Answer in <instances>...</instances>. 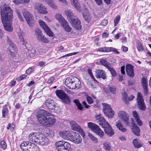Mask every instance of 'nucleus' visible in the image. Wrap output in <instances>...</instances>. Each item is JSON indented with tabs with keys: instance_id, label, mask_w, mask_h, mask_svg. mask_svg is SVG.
Here are the masks:
<instances>
[{
	"instance_id": "nucleus-28",
	"label": "nucleus",
	"mask_w": 151,
	"mask_h": 151,
	"mask_svg": "<svg viewBox=\"0 0 151 151\" xmlns=\"http://www.w3.org/2000/svg\"><path fill=\"white\" fill-rule=\"evenodd\" d=\"M116 126L119 130L123 132H124L126 131V129L124 127L123 124L119 120L116 122Z\"/></svg>"
},
{
	"instance_id": "nucleus-5",
	"label": "nucleus",
	"mask_w": 151,
	"mask_h": 151,
	"mask_svg": "<svg viewBox=\"0 0 151 151\" xmlns=\"http://www.w3.org/2000/svg\"><path fill=\"white\" fill-rule=\"evenodd\" d=\"M55 147L58 151H70L71 145L65 141H60L55 143Z\"/></svg>"
},
{
	"instance_id": "nucleus-40",
	"label": "nucleus",
	"mask_w": 151,
	"mask_h": 151,
	"mask_svg": "<svg viewBox=\"0 0 151 151\" xmlns=\"http://www.w3.org/2000/svg\"><path fill=\"white\" fill-rule=\"evenodd\" d=\"M38 39L42 42L45 43H47L49 41L43 35H42L39 38H38Z\"/></svg>"
},
{
	"instance_id": "nucleus-6",
	"label": "nucleus",
	"mask_w": 151,
	"mask_h": 151,
	"mask_svg": "<svg viewBox=\"0 0 151 151\" xmlns=\"http://www.w3.org/2000/svg\"><path fill=\"white\" fill-rule=\"evenodd\" d=\"M23 15L29 26L31 27H33L35 20L33 15L27 11L24 12Z\"/></svg>"
},
{
	"instance_id": "nucleus-4",
	"label": "nucleus",
	"mask_w": 151,
	"mask_h": 151,
	"mask_svg": "<svg viewBox=\"0 0 151 151\" xmlns=\"http://www.w3.org/2000/svg\"><path fill=\"white\" fill-rule=\"evenodd\" d=\"M65 14L69 17V21L72 26L78 30H80L81 29V22L80 20L77 17H74L73 18V14L71 13L69 10H66L65 11Z\"/></svg>"
},
{
	"instance_id": "nucleus-61",
	"label": "nucleus",
	"mask_w": 151,
	"mask_h": 151,
	"mask_svg": "<svg viewBox=\"0 0 151 151\" xmlns=\"http://www.w3.org/2000/svg\"><path fill=\"white\" fill-rule=\"evenodd\" d=\"M55 79L54 77H50L48 80L47 82L48 83L50 84L52 83Z\"/></svg>"
},
{
	"instance_id": "nucleus-50",
	"label": "nucleus",
	"mask_w": 151,
	"mask_h": 151,
	"mask_svg": "<svg viewBox=\"0 0 151 151\" xmlns=\"http://www.w3.org/2000/svg\"><path fill=\"white\" fill-rule=\"evenodd\" d=\"M137 47L138 51L139 52H142L143 50L142 45L140 42H138L137 43Z\"/></svg>"
},
{
	"instance_id": "nucleus-38",
	"label": "nucleus",
	"mask_w": 151,
	"mask_h": 151,
	"mask_svg": "<svg viewBox=\"0 0 151 151\" xmlns=\"http://www.w3.org/2000/svg\"><path fill=\"white\" fill-rule=\"evenodd\" d=\"M74 102L76 104V106L78 107V109L82 110L83 109V107L81 104L80 103L78 99H74Z\"/></svg>"
},
{
	"instance_id": "nucleus-7",
	"label": "nucleus",
	"mask_w": 151,
	"mask_h": 151,
	"mask_svg": "<svg viewBox=\"0 0 151 151\" xmlns=\"http://www.w3.org/2000/svg\"><path fill=\"white\" fill-rule=\"evenodd\" d=\"M103 109L104 114L109 118H112L113 117L114 112L109 105L105 103L103 104Z\"/></svg>"
},
{
	"instance_id": "nucleus-47",
	"label": "nucleus",
	"mask_w": 151,
	"mask_h": 151,
	"mask_svg": "<svg viewBox=\"0 0 151 151\" xmlns=\"http://www.w3.org/2000/svg\"><path fill=\"white\" fill-rule=\"evenodd\" d=\"M100 62L103 65L108 68L109 66V64L106 60L102 59L100 60Z\"/></svg>"
},
{
	"instance_id": "nucleus-2",
	"label": "nucleus",
	"mask_w": 151,
	"mask_h": 151,
	"mask_svg": "<svg viewBox=\"0 0 151 151\" xmlns=\"http://www.w3.org/2000/svg\"><path fill=\"white\" fill-rule=\"evenodd\" d=\"M37 118L40 124L48 127L51 126L55 122L54 116L44 110H40L38 112Z\"/></svg>"
},
{
	"instance_id": "nucleus-11",
	"label": "nucleus",
	"mask_w": 151,
	"mask_h": 151,
	"mask_svg": "<svg viewBox=\"0 0 151 151\" xmlns=\"http://www.w3.org/2000/svg\"><path fill=\"white\" fill-rule=\"evenodd\" d=\"M70 123L73 130L78 132L82 137H83L85 136L84 132L83 129L75 121L72 120L70 121Z\"/></svg>"
},
{
	"instance_id": "nucleus-32",
	"label": "nucleus",
	"mask_w": 151,
	"mask_h": 151,
	"mask_svg": "<svg viewBox=\"0 0 151 151\" xmlns=\"http://www.w3.org/2000/svg\"><path fill=\"white\" fill-rule=\"evenodd\" d=\"M30 0H12V2L15 4L19 5L27 3Z\"/></svg>"
},
{
	"instance_id": "nucleus-43",
	"label": "nucleus",
	"mask_w": 151,
	"mask_h": 151,
	"mask_svg": "<svg viewBox=\"0 0 151 151\" xmlns=\"http://www.w3.org/2000/svg\"><path fill=\"white\" fill-rule=\"evenodd\" d=\"M61 100L63 101L66 104H68L70 102V98L66 94V95Z\"/></svg>"
},
{
	"instance_id": "nucleus-58",
	"label": "nucleus",
	"mask_w": 151,
	"mask_h": 151,
	"mask_svg": "<svg viewBox=\"0 0 151 151\" xmlns=\"http://www.w3.org/2000/svg\"><path fill=\"white\" fill-rule=\"evenodd\" d=\"M88 72L89 75L90 76L91 78L94 81H96V79L93 76L92 73V70L90 69H88Z\"/></svg>"
},
{
	"instance_id": "nucleus-35",
	"label": "nucleus",
	"mask_w": 151,
	"mask_h": 151,
	"mask_svg": "<svg viewBox=\"0 0 151 151\" xmlns=\"http://www.w3.org/2000/svg\"><path fill=\"white\" fill-rule=\"evenodd\" d=\"M55 17L56 19L60 23L65 20L60 13L56 14L55 15Z\"/></svg>"
},
{
	"instance_id": "nucleus-34",
	"label": "nucleus",
	"mask_w": 151,
	"mask_h": 151,
	"mask_svg": "<svg viewBox=\"0 0 151 151\" xmlns=\"http://www.w3.org/2000/svg\"><path fill=\"white\" fill-rule=\"evenodd\" d=\"M94 132L101 138H103L104 136V133L103 131L100 129L99 127V128H97Z\"/></svg>"
},
{
	"instance_id": "nucleus-12",
	"label": "nucleus",
	"mask_w": 151,
	"mask_h": 151,
	"mask_svg": "<svg viewBox=\"0 0 151 151\" xmlns=\"http://www.w3.org/2000/svg\"><path fill=\"white\" fill-rule=\"evenodd\" d=\"M118 118L121 120L124 124H128L129 116L126 112L123 111H119L118 113Z\"/></svg>"
},
{
	"instance_id": "nucleus-33",
	"label": "nucleus",
	"mask_w": 151,
	"mask_h": 151,
	"mask_svg": "<svg viewBox=\"0 0 151 151\" xmlns=\"http://www.w3.org/2000/svg\"><path fill=\"white\" fill-rule=\"evenodd\" d=\"M140 140L137 139H134L133 141V143L134 147L137 148H139L142 146Z\"/></svg>"
},
{
	"instance_id": "nucleus-16",
	"label": "nucleus",
	"mask_w": 151,
	"mask_h": 151,
	"mask_svg": "<svg viewBox=\"0 0 151 151\" xmlns=\"http://www.w3.org/2000/svg\"><path fill=\"white\" fill-rule=\"evenodd\" d=\"M73 131H61L59 132V136L62 138L65 139H70Z\"/></svg>"
},
{
	"instance_id": "nucleus-52",
	"label": "nucleus",
	"mask_w": 151,
	"mask_h": 151,
	"mask_svg": "<svg viewBox=\"0 0 151 151\" xmlns=\"http://www.w3.org/2000/svg\"><path fill=\"white\" fill-rule=\"evenodd\" d=\"M86 98L87 101L89 104H91L93 103V100L91 97L88 96V95H86Z\"/></svg>"
},
{
	"instance_id": "nucleus-30",
	"label": "nucleus",
	"mask_w": 151,
	"mask_h": 151,
	"mask_svg": "<svg viewBox=\"0 0 151 151\" xmlns=\"http://www.w3.org/2000/svg\"><path fill=\"white\" fill-rule=\"evenodd\" d=\"M55 93L58 97L62 99L66 95V94L63 90H57L55 91Z\"/></svg>"
},
{
	"instance_id": "nucleus-62",
	"label": "nucleus",
	"mask_w": 151,
	"mask_h": 151,
	"mask_svg": "<svg viewBox=\"0 0 151 151\" xmlns=\"http://www.w3.org/2000/svg\"><path fill=\"white\" fill-rule=\"evenodd\" d=\"M19 38L21 42H22V44L23 45H25L27 43V42H25L24 41V35L21 36V37H19Z\"/></svg>"
},
{
	"instance_id": "nucleus-64",
	"label": "nucleus",
	"mask_w": 151,
	"mask_h": 151,
	"mask_svg": "<svg viewBox=\"0 0 151 151\" xmlns=\"http://www.w3.org/2000/svg\"><path fill=\"white\" fill-rule=\"evenodd\" d=\"M108 23V21L106 19L103 20L101 23V25L102 26H104L106 25Z\"/></svg>"
},
{
	"instance_id": "nucleus-49",
	"label": "nucleus",
	"mask_w": 151,
	"mask_h": 151,
	"mask_svg": "<svg viewBox=\"0 0 151 151\" xmlns=\"http://www.w3.org/2000/svg\"><path fill=\"white\" fill-rule=\"evenodd\" d=\"M35 33V35L37 36V39L43 35L41 30L38 28L36 29Z\"/></svg>"
},
{
	"instance_id": "nucleus-59",
	"label": "nucleus",
	"mask_w": 151,
	"mask_h": 151,
	"mask_svg": "<svg viewBox=\"0 0 151 151\" xmlns=\"http://www.w3.org/2000/svg\"><path fill=\"white\" fill-rule=\"evenodd\" d=\"M15 126V125L13 123L9 124V126L7 127V129H10L11 131H12Z\"/></svg>"
},
{
	"instance_id": "nucleus-15",
	"label": "nucleus",
	"mask_w": 151,
	"mask_h": 151,
	"mask_svg": "<svg viewBox=\"0 0 151 151\" xmlns=\"http://www.w3.org/2000/svg\"><path fill=\"white\" fill-rule=\"evenodd\" d=\"M35 8L39 13L43 14L47 13L46 8L40 4L36 3L35 5Z\"/></svg>"
},
{
	"instance_id": "nucleus-48",
	"label": "nucleus",
	"mask_w": 151,
	"mask_h": 151,
	"mask_svg": "<svg viewBox=\"0 0 151 151\" xmlns=\"http://www.w3.org/2000/svg\"><path fill=\"white\" fill-rule=\"evenodd\" d=\"M109 47H101L98 49V51L101 52H109Z\"/></svg>"
},
{
	"instance_id": "nucleus-9",
	"label": "nucleus",
	"mask_w": 151,
	"mask_h": 151,
	"mask_svg": "<svg viewBox=\"0 0 151 151\" xmlns=\"http://www.w3.org/2000/svg\"><path fill=\"white\" fill-rule=\"evenodd\" d=\"M70 139L72 142L77 144H80L82 141V138L80 135L78 133L73 131Z\"/></svg>"
},
{
	"instance_id": "nucleus-41",
	"label": "nucleus",
	"mask_w": 151,
	"mask_h": 151,
	"mask_svg": "<svg viewBox=\"0 0 151 151\" xmlns=\"http://www.w3.org/2000/svg\"><path fill=\"white\" fill-rule=\"evenodd\" d=\"M88 136L89 138L95 143H97L98 142V139L94 137L92 134L88 133Z\"/></svg>"
},
{
	"instance_id": "nucleus-36",
	"label": "nucleus",
	"mask_w": 151,
	"mask_h": 151,
	"mask_svg": "<svg viewBox=\"0 0 151 151\" xmlns=\"http://www.w3.org/2000/svg\"><path fill=\"white\" fill-rule=\"evenodd\" d=\"M104 149L107 151H110L111 149V146L109 142H105L103 144Z\"/></svg>"
},
{
	"instance_id": "nucleus-25",
	"label": "nucleus",
	"mask_w": 151,
	"mask_h": 151,
	"mask_svg": "<svg viewBox=\"0 0 151 151\" xmlns=\"http://www.w3.org/2000/svg\"><path fill=\"white\" fill-rule=\"evenodd\" d=\"M134 123V122L132 121V124L133 125V128H132V132L136 135L138 136H139L140 130L139 128Z\"/></svg>"
},
{
	"instance_id": "nucleus-8",
	"label": "nucleus",
	"mask_w": 151,
	"mask_h": 151,
	"mask_svg": "<svg viewBox=\"0 0 151 151\" xmlns=\"http://www.w3.org/2000/svg\"><path fill=\"white\" fill-rule=\"evenodd\" d=\"M38 22L41 27L48 35L50 37L53 36L54 34L53 32L45 22L41 20H39Z\"/></svg>"
},
{
	"instance_id": "nucleus-27",
	"label": "nucleus",
	"mask_w": 151,
	"mask_h": 151,
	"mask_svg": "<svg viewBox=\"0 0 151 151\" xmlns=\"http://www.w3.org/2000/svg\"><path fill=\"white\" fill-rule=\"evenodd\" d=\"M132 115L138 124L139 126H141L142 124V121L140 120L139 116L137 113V112L136 111H133L132 112Z\"/></svg>"
},
{
	"instance_id": "nucleus-37",
	"label": "nucleus",
	"mask_w": 151,
	"mask_h": 151,
	"mask_svg": "<svg viewBox=\"0 0 151 151\" xmlns=\"http://www.w3.org/2000/svg\"><path fill=\"white\" fill-rule=\"evenodd\" d=\"M30 144H32V143L31 142H23L21 144V148L22 150L25 149L24 148L27 147L28 146H30Z\"/></svg>"
},
{
	"instance_id": "nucleus-18",
	"label": "nucleus",
	"mask_w": 151,
	"mask_h": 151,
	"mask_svg": "<svg viewBox=\"0 0 151 151\" xmlns=\"http://www.w3.org/2000/svg\"><path fill=\"white\" fill-rule=\"evenodd\" d=\"M103 128H104V130L105 133L109 136H111L114 134V132L111 127L109 123Z\"/></svg>"
},
{
	"instance_id": "nucleus-44",
	"label": "nucleus",
	"mask_w": 151,
	"mask_h": 151,
	"mask_svg": "<svg viewBox=\"0 0 151 151\" xmlns=\"http://www.w3.org/2000/svg\"><path fill=\"white\" fill-rule=\"evenodd\" d=\"M28 53L30 57H33L36 55L35 50V48H32L30 49L29 50Z\"/></svg>"
},
{
	"instance_id": "nucleus-3",
	"label": "nucleus",
	"mask_w": 151,
	"mask_h": 151,
	"mask_svg": "<svg viewBox=\"0 0 151 151\" xmlns=\"http://www.w3.org/2000/svg\"><path fill=\"white\" fill-rule=\"evenodd\" d=\"M65 84L69 88L78 89L80 87L81 81L76 77L71 76L66 79Z\"/></svg>"
},
{
	"instance_id": "nucleus-26",
	"label": "nucleus",
	"mask_w": 151,
	"mask_h": 151,
	"mask_svg": "<svg viewBox=\"0 0 151 151\" xmlns=\"http://www.w3.org/2000/svg\"><path fill=\"white\" fill-rule=\"evenodd\" d=\"M87 126L89 128L94 132L96 131L97 128H99V127L97 125L91 122H89L88 123Z\"/></svg>"
},
{
	"instance_id": "nucleus-17",
	"label": "nucleus",
	"mask_w": 151,
	"mask_h": 151,
	"mask_svg": "<svg viewBox=\"0 0 151 151\" xmlns=\"http://www.w3.org/2000/svg\"><path fill=\"white\" fill-rule=\"evenodd\" d=\"M49 139L43 134L41 133L38 143L42 145H47L49 143Z\"/></svg>"
},
{
	"instance_id": "nucleus-60",
	"label": "nucleus",
	"mask_w": 151,
	"mask_h": 151,
	"mask_svg": "<svg viewBox=\"0 0 151 151\" xmlns=\"http://www.w3.org/2000/svg\"><path fill=\"white\" fill-rule=\"evenodd\" d=\"M16 12L17 14L18 17L19 18V19L20 20L22 21H23L24 20L23 18V17H22V15L20 14V12H19V10H17L16 11Z\"/></svg>"
},
{
	"instance_id": "nucleus-24",
	"label": "nucleus",
	"mask_w": 151,
	"mask_h": 151,
	"mask_svg": "<svg viewBox=\"0 0 151 151\" xmlns=\"http://www.w3.org/2000/svg\"><path fill=\"white\" fill-rule=\"evenodd\" d=\"M72 5L78 11H81L80 4L77 0H70Z\"/></svg>"
},
{
	"instance_id": "nucleus-42",
	"label": "nucleus",
	"mask_w": 151,
	"mask_h": 151,
	"mask_svg": "<svg viewBox=\"0 0 151 151\" xmlns=\"http://www.w3.org/2000/svg\"><path fill=\"white\" fill-rule=\"evenodd\" d=\"M9 111L6 106H5L2 110V116L5 118L8 114Z\"/></svg>"
},
{
	"instance_id": "nucleus-23",
	"label": "nucleus",
	"mask_w": 151,
	"mask_h": 151,
	"mask_svg": "<svg viewBox=\"0 0 151 151\" xmlns=\"http://www.w3.org/2000/svg\"><path fill=\"white\" fill-rule=\"evenodd\" d=\"M61 26L62 27L65 31L67 32H70L71 30V28L69 25L68 23L66 20L61 23Z\"/></svg>"
},
{
	"instance_id": "nucleus-53",
	"label": "nucleus",
	"mask_w": 151,
	"mask_h": 151,
	"mask_svg": "<svg viewBox=\"0 0 151 151\" xmlns=\"http://www.w3.org/2000/svg\"><path fill=\"white\" fill-rule=\"evenodd\" d=\"M1 146V148L4 150H5L6 148L7 145L6 142L3 141L1 142L0 143Z\"/></svg>"
},
{
	"instance_id": "nucleus-31",
	"label": "nucleus",
	"mask_w": 151,
	"mask_h": 151,
	"mask_svg": "<svg viewBox=\"0 0 151 151\" xmlns=\"http://www.w3.org/2000/svg\"><path fill=\"white\" fill-rule=\"evenodd\" d=\"M83 17L87 22L88 23H92L93 22V19L89 13H88L86 14H83Z\"/></svg>"
},
{
	"instance_id": "nucleus-51",
	"label": "nucleus",
	"mask_w": 151,
	"mask_h": 151,
	"mask_svg": "<svg viewBox=\"0 0 151 151\" xmlns=\"http://www.w3.org/2000/svg\"><path fill=\"white\" fill-rule=\"evenodd\" d=\"M108 69L110 71L112 76H116V72L113 68L109 67Z\"/></svg>"
},
{
	"instance_id": "nucleus-57",
	"label": "nucleus",
	"mask_w": 151,
	"mask_h": 151,
	"mask_svg": "<svg viewBox=\"0 0 151 151\" xmlns=\"http://www.w3.org/2000/svg\"><path fill=\"white\" fill-rule=\"evenodd\" d=\"M120 19L119 16H117L116 17L114 20V26H116L119 23Z\"/></svg>"
},
{
	"instance_id": "nucleus-14",
	"label": "nucleus",
	"mask_w": 151,
	"mask_h": 151,
	"mask_svg": "<svg viewBox=\"0 0 151 151\" xmlns=\"http://www.w3.org/2000/svg\"><path fill=\"white\" fill-rule=\"evenodd\" d=\"M41 133L39 132H32L29 135L28 139L30 142L38 143Z\"/></svg>"
},
{
	"instance_id": "nucleus-63",
	"label": "nucleus",
	"mask_w": 151,
	"mask_h": 151,
	"mask_svg": "<svg viewBox=\"0 0 151 151\" xmlns=\"http://www.w3.org/2000/svg\"><path fill=\"white\" fill-rule=\"evenodd\" d=\"M27 76L25 75H23L22 76H20L18 78H17V80L18 81H20L24 79L25 78H26Z\"/></svg>"
},
{
	"instance_id": "nucleus-22",
	"label": "nucleus",
	"mask_w": 151,
	"mask_h": 151,
	"mask_svg": "<svg viewBox=\"0 0 151 151\" xmlns=\"http://www.w3.org/2000/svg\"><path fill=\"white\" fill-rule=\"evenodd\" d=\"M46 106L50 110L57 109V107H55L54 104V101L51 99L47 100L45 102Z\"/></svg>"
},
{
	"instance_id": "nucleus-54",
	"label": "nucleus",
	"mask_w": 151,
	"mask_h": 151,
	"mask_svg": "<svg viewBox=\"0 0 151 151\" xmlns=\"http://www.w3.org/2000/svg\"><path fill=\"white\" fill-rule=\"evenodd\" d=\"M110 91L114 94L116 93V88L114 86H111L109 88Z\"/></svg>"
},
{
	"instance_id": "nucleus-39",
	"label": "nucleus",
	"mask_w": 151,
	"mask_h": 151,
	"mask_svg": "<svg viewBox=\"0 0 151 151\" xmlns=\"http://www.w3.org/2000/svg\"><path fill=\"white\" fill-rule=\"evenodd\" d=\"M99 124V125L102 126L103 127L105 126L106 125H107L109 123L105 120V119L103 117V118L98 122Z\"/></svg>"
},
{
	"instance_id": "nucleus-55",
	"label": "nucleus",
	"mask_w": 151,
	"mask_h": 151,
	"mask_svg": "<svg viewBox=\"0 0 151 151\" xmlns=\"http://www.w3.org/2000/svg\"><path fill=\"white\" fill-rule=\"evenodd\" d=\"M103 117L101 116V114H96L95 116V118L96 120H98V122L100 121Z\"/></svg>"
},
{
	"instance_id": "nucleus-29",
	"label": "nucleus",
	"mask_w": 151,
	"mask_h": 151,
	"mask_svg": "<svg viewBox=\"0 0 151 151\" xmlns=\"http://www.w3.org/2000/svg\"><path fill=\"white\" fill-rule=\"evenodd\" d=\"M43 1L46 2L52 9H56L58 8V6L55 4L53 1L51 0H43Z\"/></svg>"
},
{
	"instance_id": "nucleus-10",
	"label": "nucleus",
	"mask_w": 151,
	"mask_h": 151,
	"mask_svg": "<svg viewBox=\"0 0 151 151\" xmlns=\"http://www.w3.org/2000/svg\"><path fill=\"white\" fill-rule=\"evenodd\" d=\"M137 100L139 109L142 110H145V106L142 94L141 93L139 92L137 93Z\"/></svg>"
},
{
	"instance_id": "nucleus-45",
	"label": "nucleus",
	"mask_w": 151,
	"mask_h": 151,
	"mask_svg": "<svg viewBox=\"0 0 151 151\" xmlns=\"http://www.w3.org/2000/svg\"><path fill=\"white\" fill-rule=\"evenodd\" d=\"M47 136L50 137L52 138L54 136V132L52 130L49 129L46 130Z\"/></svg>"
},
{
	"instance_id": "nucleus-21",
	"label": "nucleus",
	"mask_w": 151,
	"mask_h": 151,
	"mask_svg": "<svg viewBox=\"0 0 151 151\" xmlns=\"http://www.w3.org/2000/svg\"><path fill=\"white\" fill-rule=\"evenodd\" d=\"M133 66L131 65H128L126 66V73L128 75L131 77L134 76V73Z\"/></svg>"
},
{
	"instance_id": "nucleus-56",
	"label": "nucleus",
	"mask_w": 151,
	"mask_h": 151,
	"mask_svg": "<svg viewBox=\"0 0 151 151\" xmlns=\"http://www.w3.org/2000/svg\"><path fill=\"white\" fill-rule=\"evenodd\" d=\"M109 50V52L112 51L114 52L115 53L117 54H118L119 53V52L117 51V50L114 48L110 47Z\"/></svg>"
},
{
	"instance_id": "nucleus-20",
	"label": "nucleus",
	"mask_w": 151,
	"mask_h": 151,
	"mask_svg": "<svg viewBox=\"0 0 151 151\" xmlns=\"http://www.w3.org/2000/svg\"><path fill=\"white\" fill-rule=\"evenodd\" d=\"M142 85L144 89V93L147 95L148 93L147 82V81L145 78H142L141 79Z\"/></svg>"
},
{
	"instance_id": "nucleus-1",
	"label": "nucleus",
	"mask_w": 151,
	"mask_h": 151,
	"mask_svg": "<svg viewBox=\"0 0 151 151\" xmlns=\"http://www.w3.org/2000/svg\"><path fill=\"white\" fill-rule=\"evenodd\" d=\"M0 13L1 21L4 29L8 31H12L13 28L11 23L13 13L11 7L9 5L4 3L1 7Z\"/></svg>"
},
{
	"instance_id": "nucleus-46",
	"label": "nucleus",
	"mask_w": 151,
	"mask_h": 151,
	"mask_svg": "<svg viewBox=\"0 0 151 151\" xmlns=\"http://www.w3.org/2000/svg\"><path fill=\"white\" fill-rule=\"evenodd\" d=\"M30 146H31V151H39V148L37 145H35L34 143L30 144Z\"/></svg>"
},
{
	"instance_id": "nucleus-13",
	"label": "nucleus",
	"mask_w": 151,
	"mask_h": 151,
	"mask_svg": "<svg viewBox=\"0 0 151 151\" xmlns=\"http://www.w3.org/2000/svg\"><path fill=\"white\" fill-rule=\"evenodd\" d=\"M7 41L9 46L8 52L11 55H13V53L16 52L17 51V48L16 46L14 44L8 36H6Z\"/></svg>"
},
{
	"instance_id": "nucleus-19",
	"label": "nucleus",
	"mask_w": 151,
	"mask_h": 151,
	"mask_svg": "<svg viewBox=\"0 0 151 151\" xmlns=\"http://www.w3.org/2000/svg\"><path fill=\"white\" fill-rule=\"evenodd\" d=\"M96 77L97 78H102L103 79H106L104 71L103 70L98 69L96 70Z\"/></svg>"
}]
</instances>
